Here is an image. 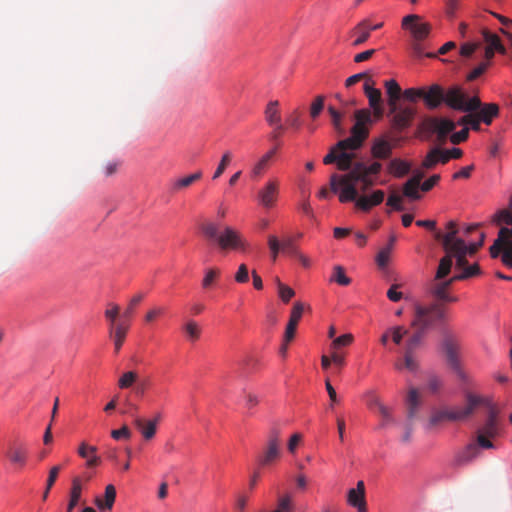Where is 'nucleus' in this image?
<instances>
[{
  "instance_id": "nucleus-61",
  "label": "nucleus",
  "mask_w": 512,
  "mask_h": 512,
  "mask_svg": "<svg viewBox=\"0 0 512 512\" xmlns=\"http://www.w3.org/2000/svg\"><path fill=\"white\" fill-rule=\"evenodd\" d=\"M407 333L408 330L403 326H395L390 328V335L392 341L397 345H399L402 342L403 337L407 335Z\"/></svg>"
},
{
  "instance_id": "nucleus-14",
  "label": "nucleus",
  "mask_w": 512,
  "mask_h": 512,
  "mask_svg": "<svg viewBox=\"0 0 512 512\" xmlns=\"http://www.w3.org/2000/svg\"><path fill=\"white\" fill-rule=\"evenodd\" d=\"M364 93L368 98L369 106L373 111V115L376 119H380L383 116L384 109L382 106L381 91L373 87V82L368 79L364 83Z\"/></svg>"
},
{
  "instance_id": "nucleus-56",
  "label": "nucleus",
  "mask_w": 512,
  "mask_h": 512,
  "mask_svg": "<svg viewBox=\"0 0 512 512\" xmlns=\"http://www.w3.org/2000/svg\"><path fill=\"white\" fill-rule=\"evenodd\" d=\"M145 295L143 293L136 294L133 296L124 311L122 317L128 320L130 317H132L135 307L144 299Z\"/></svg>"
},
{
  "instance_id": "nucleus-59",
  "label": "nucleus",
  "mask_w": 512,
  "mask_h": 512,
  "mask_svg": "<svg viewBox=\"0 0 512 512\" xmlns=\"http://www.w3.org/2000/svg\"><path fill=\"white\" fill-rule=\"evenodd\" d=\"M324 108V96L319 95L312 102L310 107V116L312 119H316Z\"/></svg>"
},
{
  "instance_id": "nucleus-15",
  "label": "nucleus",
  "mask_w": 512,
  "mask_h": 512,
  "mask_svg": "<svg viewBox=\"0 0 512 512\" xmlns=\"http://www.w3.org/2000/svg\"><path fill=\"white\" fill-rule=\"evenodd\" d=\"M347 503L358 512H368L365 499V485L362 480L358 481L355 488H351L347 493Z\"/></svg>"
},
{
  "instance_id": "nucleus-64",
  "label": "nucleus",
  "mask_w": 512,
  "mask_h": 512,
  "mask_svg": "<svg viewBox=\"0 0 512 512\" xmlns=\"http://www.w3.org/2000/svg\"><path fill=\"white\" fill-rule=\"evenodd\" d=\"M501 261L506 267L512 268V241H509L508 247L502 251Z\"/></svg>"
},
{
  "instance_id": "nucleus-18",
  "label": "nucleus",
  "mask_w": 512,
  "mask_h": 512,
  "mask_svg": "<svg viewBox=\"0 0 512 512\" xmlns=\"http://www.w3.org/2000/svg\"><path fill=\"white\" fill-rule=\"evenodd\" d=\"M393 152L392 144L384 137H377L372 141L370 153L376 160L389 159Z\"/></svg>"
},
{
  "instance_id": "nucleus-27",
  "label": "nucleus",
  "mask_w": 512,
  "mask_h": 512,
  "mask_svg": "<svg viewBox=\"0 0 512 512\" xmlns=\"http://www.w3.org/2000/svg\"><path fill=\"white\" fill-rule=\"evenodd\" d=\"M279 102L277 100L270 101L265 109V120L270 126L277 125V130L284 129L281 124V116L278 109Z\"/></svg>"
},
{
  "instance_id": "nucleus-63",
  "label": "nucleus",
  "mask_w": 512,
  "mask_h": 512,
  "mask_svg": "<svg viewBox=\"0 0 512 512\" xmlns=\"http://www.w3.org/2000/svg\"><path fill=\"white\" fill-rule=\"evenodd\" d=\"M480 42H467L461 45L460 47V55L462 57H470L479 47Z\"/></svg>"
},
{
  "instance_id": "nucleus-62",
  "label": "nucleus",
  "mask_w": 512,
  "mask_h": 512,
  "mask_svg": "<svg viewBox=\"0 0 512 512\" xmlns=\"http://www.w3.org/2000/svg\"><path fill=\"white\" fill-rule=\"evenodd\" d=\"M120 313L119 305L115 303H108L104 312V317L107 321H117Z\"/></svg>"
},
{
  "instance_id": "nucleus-41",
  "label": "nucleus",
  "mask_w": 512,
  "mask_h": 512,
  "mask_svg": "<svg viewBox=\"0 0 512 512\" xmlns=\"http://www.w3.org/2000/svg\"><path fill=\"white\" fill-rule=\"evenodd\" d=\"M420 184L408 179L403 185V195L410 200H419L421 194L419 192Z\"/></svg>"
},
{
  "instance_id": "nucleus-36",
  "label": "nucleus",
  "mask_w": 512,
  "mask_h": 512,
  "mask_svg": "<svg viewBox=\"0 0 512 512\" xmlns=\"http://www.w3.org/2000/svg\"><path fill=\"white\" fill-rule=\"evenodd\" d=\"M362 143L357 141V139H354L353 137L349 136L343 140L338 141L335 146H333L331 149H336V151L339 152H347V150L350 151H356L362 147Z\"/></svg>"
},
{
  "instance_id": "nucleus-17",
  "label": "nucleus",
  "mask_w": 512,
  "mask_h": 512,
  "mask_svg": "<svg viewBox=\"0 0 512 512\" xmlns=\"http://www.w3.org/2000/svg\"><path fill=\"white\" fill-rule=\"evenodd\" d=\"M465 98L466 93L458 85H453L448 89H444V104L450 109L461 111Z\"/></svg>"
},
{
  "instance_id": "nucleus-39",
  "label": "nucleus",
  "mask_w": 512,
  "mask_h": 512,
  "mask_svg": "<svg viewBox=\"0 0 512 512\" xmlns=\"http://www.w3.org/2000/svg\"><path fill=\"white\" fill-rule=\"evenodd\" d=\"M416 330L408 339L406 344V349L410 351H415V349L421 344L423 338L425 337L427 330L421 326H413Z\"/></svg>"
},
{
  "instance_id": "nucleus-20",
  "label": "nucleus",
  "mask_w": 512,
  "mask_h": 512,
  "mask_svg": "<svg viewBox=\"0 0 512 512\" xmlns=\"http://www.w3.org/2000/svg\"><path fill=\"white\" fill-rule=\"evenodd\" d=\"M414 116L415 111L410 107L399 109L392 120L394 128L400 131L407 129L411 125Z\"/></svg>"
},
{
  "instance_id": "nucleus-8",
  "label": "nucleus",
  "mask_w": 512,
  "mask_h": 512,
  "mask_svg": "<svg viewBox=\"0 0 512 512\" xmlns=\"http://www.w3.org/2000/svg\"><path fill=\"white\" fill-rule=\"evenodd\" d=\"M442 346L445 351L446 360L449 367L457 375L460 381H462L464 384L470 385L471 378L461 366V362L458 355L459 346L457 345V343L452 338H445L442 343Z\"/></svg>"
},
{
  "instance_id": "nucleus-5",
  "label": "nucleus",
  "mask_w": 512,
  "mask_h": 512,
  "mask_svg": "<svg viewBox=\"0 0 512 512\" xmlns=\"http://www.w3.org/2000/svg\"><path fill=\"white\" fill-rule=\"evenodd\" d=\"M481 448L492 449L494 444L490 439L478 434L476 441L468 443L455 453L453 464L457 467L468 465L479 456Z\"/></svg>"
},
{
  "instance_id": "nucleus-26",
  "label": "nucleus",
  "mask_w": 512,
  "mask_h": 512,
  "mask_svg": "<svg viewBox=\"0 0 512 512\" xmlns=\"http://www.w3.org/2000/svg\"><path fill=\"white\" fill-rule=\"evenodd\" d=\"M368 407L371 410L377 409L379 414L382 417V421L380 423V427L384 428L388 424L393 422V417L391 413V409L387 406H385L377 397H374L371 399L368 403Z\"/></svg>"
},
{
  "instance_id": "nucleus-54",
  "label": "nucleus",
  "mask_w": 512,
  "mask_h": 512,
  "mask_svg": "<svg viewBox=\"0 0 512 512\" xmlns=\"http://www.w3.org/2000/svg\"><path fill=\"white\" fill-rule=\"evenodd\" d=\"M231 159H232V154L230 151H226L222 155L221 160L213 174V177H212L213 180L219 178L224 173V171L227 168L228 164L230 163Z\"/></svg>"
},
{
  "instance_id": "nucleus-34",
  "label": "nucleus",
  "mask_w": 512,
  "mask_h": 512,
  "mask_svg": "<svg viewBox=\"0 0 512 512\" xmlns=\"http://www.w3.org/2000/svg\"><path fill=\"white\" fill-rule=\"evenodd\" d=\"M82 478L76 476L72 479L68 504L77 506L82 495Z\"/></svg>"
},
{
  "instance_id": "nucleus-57",
  "label": "nucleus",
  "mask_w": 512,
  "mask_h": 512,
  "mask_svg": "<svg viewBox=\"0 0 512 512\" xmlns=\"http://www.w3.org/2000/svg\"><path fill=\"white\" fill-rule=\"evenodd\" d=\"M423 95V87L419 88H407L403 91V97L405 100L409 102H417V100L422 99Z\"/></svg>"
},
{
  "instance_id": "nucleus-23",
  "label": "nucleus",
  "mask_w": 512,
  "mask_h": 512,
  "mask_svg": "<svg viewBox=\"0 0 512 512\" xmlns=\"http://www.w3.org/2000/svg\"><path fill=\"white\" fill-rule=\"evenodd\" d=\"M278 145L267 151L252 167L251 176L253 178L260 177L269 167L270 161L276 155Z\"/></svg>"
},
{
  "instance_id": "nucleus-51",
  "label": "nucleus",
  "mask_w": 512,
  "mask_h": 512,
  "mask_svg": "<svg viewBox=\"0 0 512 512\" xmlns=\"http://www.w3.org/2000/svg\"><path fill=\"white\" fill-rule=\"evenodd\" d=\"M354 117H355L354 124H357L360 126H365V125L371 124L373 122L371 112L369 109H366V108L356 110L354 113Z\"/></svg>"
},
{
  "instance_id": "nucleus-52",
  "label": "nucleus",
  "mask_w": 512,
  "mask_h": 512,
  "mask_svg": "<svg viewBox=\"0 0 512 512\" xmlns=\"http://www.w3.org/2000/svg\"><path fill=\"white\" fill-rule=\"evenodd\" d=\"M166 312H167L166 307L155 306V307L151 308L150 310H148V312L146 313V315L144 317V321L147 324H151L154 321H156L158 318L164 316L166 314Z\"/></svg>"
},
{
  "instance_id": "nucleus-42",
  "label": "nucleus",
  "mask_w": 512,
  "mask_h": 512,
  "mask_svg": "<svg viewBox=\"0 0 512 512\" xmlns=\"http://www.w3.org/2000/svg\"><path fill=\"white\" fill-rule=\"evenodd\" d=\"M413 352L414 351H410V350L406 349L405 355H404V363L397 361L395 363V369L402 370L403 367H405L406 369H408L411 372H416L418 369V363L413 358Z\"/></svg>"
},
{
  "instance_id": "nucleus-48",
  "label": "nucleus",
  "mask_w": 512,
  "mask_h": 512,
  "mask_svg": "<svg viewBox=\"0 0 512 512\" xmlns=\"http://www.w3.org/2000/svg\"><path fill=\"white\" fill-rule=\"evenodd\" d=\"M353 339L354 338H353L352 334H350V333L343 334V335L335 338L332 341V343L330 345V350L342 351L341 349L343 347H347L352 344Z\"/></svg>"
},
{
  "instance_id": "nucleus-46",
  "label": "nucleus",
  "mask_w": 512,
  "mask_h": 512,
  "mask_svg": "<svg viewBox=\"0 0 512 512\" xmlns=\"http://www.w3.org/2000/svg\"><path fill=\"white\" fill-rule=\"evenodd\" d=\"M282 253L288 254L290 256L296 257L300 255V250L295 243V238L288 236L285 237L282 241Z\"/></svg>"
},
{
  "instance_id": "nucleus-22",
  "label": "nucleus",
  "mask_w": 512,
  "mask_h": 512,
  "mask_svg": "<svg viewBox=\"0 0 512 512\" xmlns=\"http://www.w3.org/2000/svg\"><path fill=\"white\" fill-rule=\"evenodd\" d=\"M97 447L82 442L78 448V455L86 459V467L93 468L101 463V458L96 454Z\"/></svg>"
},
{
  "instance_id": "nucleus-19",
  "label": "nucleus",
  "mask_w": 512,
  "mask_h": 512,
  "mask_svg": "<svg viewBox=\"0 0 512 512\" xmlns=\"http://www.w3.org/2000/svg\"><path fill=\"white\" fill-rule=\"evenodd\" d=\"M130 329L129 320H121L118 322L117 327L109 334V337L114 343L115 352L118 353L126 339L127 333Z\"/></svg>"
},
{
  "instance_id": "nucleus-13",
  "label": "nucleus",
  "mask_w": 512,
  "mask_h": 512,
  "mask_svg": "<svg viewBox=\"0 0 512 512\" xmlns=\"http://www.w3.org/2000/svg\"><path fill=\"white\" fill-rule=\"evenodd\" d=\"M422 100L428 110H436L444 104V88L440 84L423 87Z\"/></svg>"
},
{
  "instance_id": "nucleus-40",
  "label": "nucleus",
  "mask_w": 512,
  "mask_h": 512,
  "mask_svg": "<svg viewBox=\"0 0 512 512\" xmlns=\"http://www.w3.org/2000/svg\"><path fill=\"white\" fill-rule=\"evenodd\" d=\"M387 95L389 96V104L394 106L401 95V88L396 80L390 79L385 82Z\"/></svg>"
},
{
  "instance_id": "nucleus-38",
  "label": "nucleus",
  "mask_w": 512,
  "mask_h": 512,
  "mask_svg": "<svg viewBox=\"0 0 512 512\" xmlns=\"http://www.w3.org/2000/svg\"><path fill=\"white\" fill-rule=\"evenodd\" d=\"M512 241L509 239L507 234L501 235L500 231L498 232V237L494 241L493 245L489 248L490 256L492 258H497L501 251H503L506 247H508V242Z\"/></svg>"
},
{
  "instance_id": "nucleus-4",
  "label": "nucleus",
  "mask_w": 512,
  "mask_h": 512,
  "mask_svg": "<svg viewBox=\"0 0 512 512\" xmlns=\"http://www.w3.org/2000/svg\"><path fill=\"white\" fill-rule=\"evenodd\" d=\"M446 309L440 303H431L427 306L416 305L415 315L411 326H421L427 331L433 328L437 323L446 321Z\"/></svg>"
},
{
  "instance_id": "nucleus-3",
  "label": "nucleus",
  "mask_w": 512,
  "mask_h": 512,
  "mask_svg": "<svg viewBox=\"0 0 512 512\" xmlns=\"http://www.w3.org/2000/svg\"><path fill=\"white\" fill-rule=\"evenodd\" d=\"M201 232L204 237L211 243H215L223 250L246 251L248 242L243 236L230 226H225L219 232V225L212 221L204 222L201 227Z\"/></svg>"
},
{
  "instance_id": "nucleus-49",
  "label": "nucleus",
  "mask_w": 512,
  "mask_h": 512,
  "mask_svg": "<svg viewBox=\"0 0 512 512\" xmlns=\"http://www.w3.org/2000/svg\"><path fill=\"white\" fill-rule=\"evenodd\" d=\"M267 244L270 251V256L273 260H276L280 253H282V243L275 235H269Z\"/></svg>"
},
{
  "instance_id": "nucleus-55",
  "label": "nucleus",
  "mask_w": 512,
  "mask_h": 512,
  "mask_svg": "<svg viewBox=\"0 0 512 512\" xmlns=\"http://www.w3.org/2000/svg\"><path fill=\"white\" fill-rule=\"evenodd\" d=\"M293 510L292 499L289 494H285L278 499L275 512H291Z\"/></svg>"
},
{
  "instance_id": "nucleus-25",
  "label": "nucleus",
  "mask_w": 512,
  "mask_h": 512,
  "mask_svg": "<svg viewBox=\"0 0 512 512\" xmlns=\"http://www.w3.org/2000/svg\"><path fill=\"white\" fill-rule=\"evenodd\" d=\"M116 499V488L113 484H108L105 487L104 500L101 498L95 499V505L100 511L111 510Z\"/></svg>"
},
{
  "instance_id": "nucleus-7",
  "label": "nucleus",
  "mask_w": 512,
  "mask_h": 512,
  "mask_svg": "<svg viewBox=\"0 0 512 512\" xmlns=\"http://www.w3.org/2000/svg\"><path fill=\"white\" fill-rule=\"evenodd\" d=\"M456 128V123L444 117H427L419 125L422 133L437 136L439 141H444Z\"/></svg>"
},
{
  "instance_id": "nucleus-58",
  "label": "nucleus",
  "mask_w": 512,
  "mask_h": 512,
  "mask_svg": "<svg viewBox=\"0 0 512 512\" xmlns=\"http://www.w3.org/2000/svg\"><path fill=\"white\" fill-rule=\"evenodd\" d=\"M278 294L284 303H288L295 295L294 290L278 280Z\"/></svg>"
},
{
  "instance_id": "nucleus-37",
  "label": "nucleus",
  "mask_w": 512,
  "mask_h": 512,
  "mask_svg": "<svg viewBox=\"0 0 512 512\" xmlns=\"http://www.w3.org/2000/svg\"><path fill=\"white\" fill-rule=\"evenodd\" d=\"M491 222L497 226H512V211L506 208L496 211L492 216Z\"/></svg>"
},
{
  "instance_id": "nucleus-24",
  "label": "nucleus",
  "mask_w": 512,
  "mask_h": 512,
  "mask_svg": "<svg viewBox=\"0 0 512 512\" xmlns=\"http://www.w3.org/2000/svg\"><path fill=\"white\" fill-rule=\"evenodd\" d=\"M446 164L447 163V157L443 151V149H440L438 147L432 148L425 158L422 161V167L425 169H431L436 164Z\"/></svg>"
},
{
  "instance_id": "nucleus-53",
  "label": "nucleus",
  "mask_w": 512,
  "mask_h": 512,
  "mask_svg": "<svg viewBox=\"0 0 512 512\" xmlns=\"http://www.w3.org/2000/svg\"><path fill=\"white\" fill-rule=\"evenodd\" d=\"M350 136L363 144L369 136V130L366 126L354 124L351 128Z\"/></svg>"
},
{
  "instance_id": "nucleus-28",
  "label": "nucleus",
  "mask_w": 512,
  "mask_h": 512,
  "mask_svg": "<svg viewBox=\"0 0 512 512\" xmlns=\"http://www.w3.org/2000/svg\"><path fill=\"white\" fill-rule=\"evenodd\" d=\"M481 35L483 38V41L486 43L487 48H492L497 50L499 54L505 55L506 54V48L502 44L499 36L487 28H483L481 30Z\"/></svg>"
},
{
  "instance_id": "nucleus-33",
  "label": "nucleus",
  "mask_w": 512,
  "mask_h": 512,
  "mask_svg": "<svg viewBox=\"0 0 512 512\" xmlns=\"http://www.w3.org/2000/svg\"><path fill=\"white\" fill-rule=\"evenodd\" d=\"M182 331L184 332L186 339L190 342H195L199 340L201 336V327L193 319L188 320L182 326Z\"/></svg>"
},
{
  "instance_id": "nucleus-12",
  "label": "nucleus",
  "mask_w": 512,
  "mask_h": 512,
  "mask_svg": "<svg viewBox=\"0 0 512 512\" xmlns=\"http://www.w3.org/2000/svg\"><path fill=\"white\" fill-rule=\"evenodd\" d=\"M279 187L280 184L277 179H269L257 193L259 205L266 209L272 208L278 199Z\"/></svg>"
},
{
  "instance_id": "nucleus-2",
  "label": "nucleus",
  "mask_w": 512,
  "mask_h": 512,
  "mask_svg": "<svg viewBox=\"0 0 512 512\" xmlns=\"http://www.w3.org/2000/svg\"><path fill=\"white\" fill-rule=\"evenodd\" d=\"M466 406L448 407L434 412L430 423L435 425L441 421H464L468 419L478 406L488 408V415L484 425L479 429L478 434L486 438H494L498 434V410L489 396H481L472 392H465Z\"/></svg>"
},
{
  "instance_id": "nucleus-50",
  "label": "nucleus",
  "mask_w": 512,
  "mask_h": 512,
  "mask_svg": "<svg viewBox=\"0 0 512 512\" xmlns=\"http://www.w3.org/2000/svg\"><path fill=\"white\" fill-rule=\"evenodd\" d=\"M137 379H138V374L135 371L125 372L119 378L118 386L120 389L130 388L133 384L136 383Z\"/></svg>"
},
{
  "instance_id": "nucleus-29",
  "label": "nucleus",
  "mask_w": 512,
  "mask_h": 512,
  "mask_svg": "<svg viewBox=\"0 0 512 512\" xmlns=\"http://www.w3.org/2000/svg\"><path fill=\"white\" fill-rule=\"evenodd\" d=\"M498 114L499 106L496 103H484V105L476 112V115L486 125H490Z\"/></svg>"
},
{
  "instance_id": "nucleus-30",
  "label": "nucleus",
  "mask_w": 512,
  "mask_h": 512,
  "mask_svg": "<svg viewBox=\"0 0 512 512\" xmlns=\"http://www.w3.org/2000/svg\"><path fill=\"white\" fill-rule=\"evenodd\" d=\"M351 33H352V35L356 36V38L352 42V46L357 47V46H360L363 43H365L369 39V37L371 35L369 29L367 28V19H364V20L360 21L353 28Z\"/></svg>"
},
{
  "instance_id": "nucleus-10",
  "label": "nucleus",
  "mask_w": 512,
  "mask_h": 512,
  "mask_svg": "<svg viewBox=\"0 0 512 512\" xmlns=\"http://www.w3.org/2000/svg\"><path fill=\"white\" fill-rule=\"evenodd\" d=\"M421 20L417 14H409L403 17L401 25L403 29L409 30L416 42L424 41L431 33L432 26L428 22L415 23Z\"/></svg>"
},
{
  "instance_id": "nucleus-45",
  "label": "nucleus",
  "mask_w": 512,
  "mask_h": 512,
  "mask_svg": "<svg viewBox=\"0 0 512 512\" xmlns=\"http://www.w3.org/2000/svg\"><path fill=\"white\" fill-rule=\"evenodd\" d=\"M484 103L481 102L478 96H473L471 98H465L461 112L465 113H476Z\"/></svg>"
},
{
  "instance_id": "nucleus-31",
  "label": "nucleus",
  "mask_w": 512,
  "mask_h": 512,
  "mask_svg": "<svg viewBox=\"0 0 512 512\" xmlns=\"http://www.w3.org/2000/svg\"><path fill=\"white\" fill-rule=\"evenodd\" d=\"M134 422L144 439L150 440L155 436L157 420H148L146 423H144L141 418L136 417Z\"/></svg>"
},
{
  "instance_id": "nucleus-6",
  "label": "nucleus",
  "mask_w": 512,
  "mask_h": 512,
  "mask_svg": "<svg viewBox=\"0 0 512 512\" xmlns=\"http://www.w3.org/2000/svg\"><path fill=\"white\" fill-rule=\"evenodd\" d=\"M280 430L272 427L267 436V441L257 457L259 467H267L274 464L280 457Z\"/></svg>"
},
{
  "instance_id": "nucleus-1",
  "label": "nucleus",
  "mask_w": 512,
  "mask_h": 512,
  "mask_svg": "<svg viewBox=\"0 0 512 512\" xmlns=\"http://www.w3.org/2000/svg\"><path fill=\"white\" fill-rule=\"evenodd\" d=\"M353 159V153L339 152L336 149H330L323 158L325 165L335 163L338 170L346 172L343 175L333 174L330 178L331 191L339 194L341 203H348L356 199L358 183L361 184L363 192L375 186L383 167L379 161L366 164L362 161L353 162Z\"/></svg>"
},
{
  "instance_id": "nucleus-11",
  "label": "nucleus",
  "mask_w": 512,
  "mask_h": 512,
  "mask_svg": "<svg viewBox=\"0 0 512 512\" xmlns=\"http://www.w3.org/2000/svg\"><path fill=\"white\" fill-rule=\"evenodd\" d=\"M5 455L14 468L21 470L28 463L30 450L25 442L14 441L9 445Z\"/></svg>"
},
{
  "instance_id": "nucleus-35",
  "label": "nucleus",
  "mask_w": 512,
  "mask_h": 512,
  "mask_svg": "<svg viewBox=\"0 0 512 512\" xmlns=\"http://www.w3.org/2000/svg\"><path fill=\"white\" fill-rule=\"evenodd\" d=\"M452 264L453 260L451 257V253H445V255L439 261L435 279L440 280L445 278L450 273Z\"/></svg>"
},
{
  "instance_id": "nucleus-21",
  "label": "nucleus",
  "mask_w": 512,
  "mask_h": 512,
  "mask_svg": "<svg viewBox=\"0 0 512 512\" xmlns=\"http://www.w3.org/2000/svg\"><path fill=\"white\" fill-rule=\"evenodd\" d=\"M387 171L395 178H403L411 171V163L401 158H393L387 165Z\"/></svg>"
},
{
  "instance_id": "nucleus-43",
  "label": "nucleus",
  "mask_w": 512,
  "mask_h": 512,
  "mask_svg": "<svg viewBox=\"0 0 512 512\" xmlns=\"http://www.w3.org/2000/svg\"><path fill=\"white\" fill-rule=\"evenodd\" d=\"M419 394L417 389L411 388L408 392L407 396V405H408V416L410 418L414 417L419 407Z\"/></svg>"
},
{
  "instance_id": "nucleus-32",
  "label": "nucleus",
  "mask_w": 512,
  "mask_h": 512,
  "mask_svg": "<svg viewBox=\"0 0 512 512\" xmlns=\"http://www.w3.org/2000/svg\"><path fill=\"white\" fill-rule=\"evenodd\" d=\"M202 175H203L202 171L199 170V171H196L195 173L190 174L188 176L178 178L172 182L171 190L173 192H178L184 188H187L190 185H192L195 181L200 180L202 178Z\"/></svg>"
},
{
  "instance_id": "nucleus-16",
  "label": "nucleus",
  "mask_w": 512,
  "mask_h": 512,
  "mask_svg": "<svg viewBox=\"0 0 512 512\" xmlns=\"http://www.w3.org/2000/svg\"><path fill=\"white\" fill-rule=\"evenodd\" d=\"M385 197L383 190H375L369 195L356 196L355 202L356 208L363 212H369L373 207L380 205Z\"/></svg>"
},
{
  "instance_id": "nucleus-47",
  "label": "nucleus",
  "mask_w": 512,
  "mask_h": 512,
  "mask_svg": "<svg viewBox=\"0 0 512 512\" xmlns=\"http://www.w3.org/2000/svg\"><path fill=\"white\" fill-rule=\"evenodd\" d=\"M330 281L341 286H348L351 283V279L345 274L344 268L339 265L334 267Z\"/></svg>"
},
{
  "instance_id": "nucleus-44",
  "label": "nucleus",
  "mask_w": 512,
  "mask_h": 512,
  "mask_svg": "<svg viewBox=\"0 0 512 512\" xmlns=\"http://www.w3.org/2000/svg\"><path fill=\"white\" fill-rule=\"evenodd\" d=\"M449 287L450 286H445V282H442V283L438 284L433 289L432 293L439 300L446 301V302H457L458 301L457 296H451L447 293V289Z\"/></svg>"
},
{
  "instance_id": "nucleus-9",
  "label": "nucleus",
  "mask_w": 512,
  "mask_h": 512,
  "mask_svg": "<svg viewBox=\"0 0 512 512\" xmlns=\"http://www.w3.org/2000/svg\"><path fill=\"white\" fill-rule=\"evenodd\" d=\"M452 234L453 233H450L449 235H443L442 231H436L435 240L441 241L445 253H451L452 259H456V267L463 269L468 264L466 259L468 255L464 250H462L464 248V240L458 239L456 242L450 245Z\"/></svg>"
},
{
  "instance_id": "nucleus-60",
  "label": "nucleus",
  "mask_w": 512,
  "mask_h": 512,
  "mask_svg": "<svg viewBox=\"0 0 512 512\" xmlns=\"http://www.w3.org/2000/svg\"><path fill=\"white\" fill-rule=\"evenodd\" d=\"M489 66V62H481L480 64H478L473 70H471L468 73L466 77L467 81H474L477 78H479L487 70Z\"/></svg>"
}]
</instances>
